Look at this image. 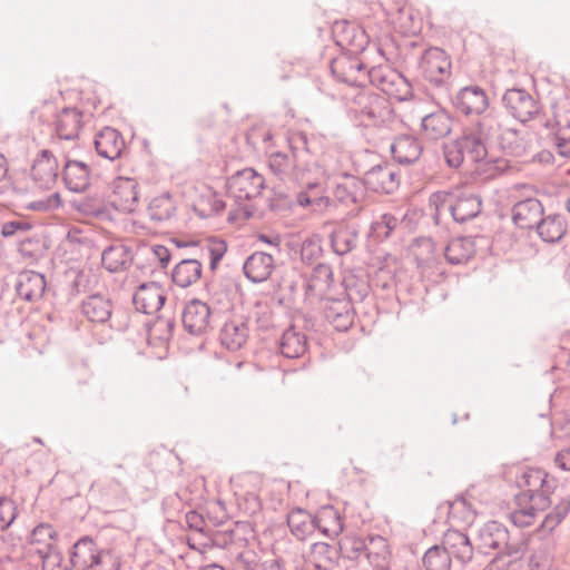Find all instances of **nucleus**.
<instances>
[{
    "instance_id": "obj_1",
    "label": "nucleus",
    "mask_w": 570,
    "mask_h": 570,
    "mask_svg": "<svg viewBox=\"0 0 570 570\" xmlns=\"http://www.w3.org/2000/svg\"><path fill=\"white\" fill-rule=\"evenodd\" d=\"M330 69L337 81L348 86L372 85L400 102L414 98L411 81L387 63L368 67L360 56L341 52L332 59Z\"/></svg>"
},
{
    "instance_id": "obj_2",
    "label": "nucleus",
    "mask_w": 570,
    "mask_h": 570,
    "mask_svg": "<svg viewBox=\"0 0 570 570\" xmlns=\"http://www.w3.org/2000/svg\"><path fill=\"white\" fill-rule=\"evenodd\" d=\"M403 59L409 68H414L431 86L443 88L448 85L452 63L443 49L425 48L417 41H410L403 47Z\"/></svg>"
},
{
    "instance_id": "obj_3",
    "label": "nucleus",
    "mask_w": 570,
    "mask_h": 570,
    "mask_svg": "<svg viewBox=\"0 0 570 570\" xmlns=\"http://www.w3.org/2000/svg\"><path fill=\"white\" fill-rule=\"evenodd\" d=\"M350 115L366 127L391 129L396 122V112L390 100L373 90L363 89L354 95L348 106Z\"/></svg>"
},
{
    "instance_id": "obj_4",
    "label": "nucleus",
    "mask_w": 570,
    "mask_h": 570,
    "mask_svg": "<svg viewBox=\"0 0 570 570\" xmlns=\"http://www.w3.org/2000/svg\"><path fill=\"white\" fill-rule=\"evenodd\" d=\"M429 206L434 210L436 222L444 212H449L454 222L464 224L482 212L480 195L469 191H435L429 198Z\"/></svg>"
},
{
    "instance_id": "obj_5",
    "label": "nucleus",
    "mask_w": 570,
    "mask_h": 570,
    "mask_svg": "<svg viewBox=\"0 0 570 570\" xmlns=\"http://www.w3.org/2000/svg\"><path fill=\"white\" fill-rule=\"evenodd\" d=\"M70 563L80 570H120L122 561L115 548H100L91 537L83 535L72 546Z\"/></svg>"
},
{
    "instance_id": "obj_6",
    "label": "nucleus",
    "mask_w": 570,
    "mask_h": 570,
    "mask_svg": "<svg viewBox=\"0 0 570 570\" xmlns=\"http://www.w3.org/2000/svg\"><path fill=\"white\" fill-rule=\"evenodd\" d=\"M249 527L245 522H234L224 529V532L214 534L216 548L227 550L230 558L235 559L243 570H254L257 564L256 554L248 549L246 533Z\"/></svg>"
},
{
    "instance_id": "obj_7",
    "label": "nucleus",
    "mask_w": 570,
    "mask_h": 570,
    "mask_svg": "<svg viewBox=\"0 0 570 570\" xmlns=\"http://www.w3.org/2000/svg\"><path fill=\"white\" fill-rule=\"evenodd\" d=\"M81 312L92 323L108 322L109 327L116 332L127 331L131 321L129 311L122 307L114 308L111 299L101 294L88 296L81 304Z\"/></svg>"
},
{
    "instance_id": "obj_8",
    "label": "nucleus",
    "mask_w": 570,
    "mask_h": 570,
    "mask_svg": "<svg viewBox=\"0 0 570 570\" xmlns=\"http://www.w3.org/2000/svg\"><path fill=\"white\" fill-rule=\"evenodd\" d=\"M523 485L527 490L515 495V502L522 505L523 502H535L538 508L547 509L553 503L551 495L558 485V480L550 476L541 469H531L522 474Z\"/></svg>"
},
{
    "instance_id": "obj_9",
    "label": "nucleus",
    "mask_w": 570,
    "mask_h": 570,
    "mask_svg": "<svg viewBox=\"0 0 570 570\" xmlns=\"http://www.w3.org/2000/svg\"><path fill=\"white\" fill-rule=\"evenodd\" d=\"M464 155L468 156L473 163H481L487 171H490V177H497L511 170L513 166L511 161L505 158H488V149L481 136L474 131L466 130L459 137Z\"/></svg>"
},
{
    "instance_id": "obj_10",
    "label": "nucleus",
    "mask_w": 570,
    "mask_h": 570,
    "mask_svg": "<svg viewBox=\"0 0 570 570\" xmlns=\"http://www.w3.org/2000/svg\"><path fill=\"white\" fill-rule=\"evenodd\" d=\"M264 187L265 178L253 168L237 170L226 180L227 194L236 202L256 198Z\"/></svg>"
},
{
    "instance_id": "obj_11",
    "label": "nucleus",
    "mask_w": 570,
    "mask_h": 570,
    "mask_svg": "<svg viewBox=\"0 0 570 570\" xmlns=\"http://www.w3.org/2000/svg\"><path fill=\"white\" fill-rule=\"evenodd\" d=\"M363 183L365 189L376 194L391 195L400 187L401 174L393 164L381 161L364 171Z\"/></svg>"
},
{
    "instance_id": "obj_12",
    "label": "nucleus",
    "mask_w": 570,
    "mask_h": 570,
    "mask_svg": "<svg viewBox=\"0 0 570 570\" xmlns=\"http://www.w3.org/2000/svg\"><path fill=\"white\" fill-rule=\"evenodd\" d=\"M502 104L507 111L522 124L534 119L541 111L540 102L522 88L507 89L502 96Z\"/></svg>"
},
{
    "instance_id": "obj_13",
    "label": "nucleus",
    "mask_w": 570,
    "mask_h": 570,
    "mask_svg": "<svg viewBox=\"0 0 570 570\" xmlns=\"http://www.w3.org/2000/svg\"><path fill=\"white\" fill-rule=\"evenodd\" d=\"M331 194L336 203L345 206L357 205L364 198L363 178L342 171L330 178Z\"/></svg>"
},
{
    "instance_id": "obj_14",
    "label": "nucleus",
    "mask_w": 570,
    "mask_h": 570,
    "mask_svg": "<svg viewBox=\"0 0 570 570\" xmlns=\"http://www.w3.org/2000/svg\"><path fill=\"white\" fill-rule=\"evenodd\" d=\"M335 42L343 49V52L360 56L370 43V37L365 30L347 21L335 22L333 27Z\"/></svg>"
},
{
    "instance_id": "obj_15",
    "label": "nucleus",
    "mask_w": 570,
    "mask_h": 570,
    "mask_svg": "<svg viewBox=\"0 0 570 570\" xmlns=\"http://www.w3.org/2000/svg\"><path fill=\"white\" fill-rule=\"evenodd\" d=\"M489 104L487 91L478 85L461 88L452 98L454 109L464 116H481Z\"/></svg>"
},
{
    "instance_id": "obj_16",
    "label": "nucleus",
    "mask_w": 570,
    "mask_h": 570,
    "mask_svg": "<svg viewBox=\"0 0 570 570\" xmlns=\"http://www.w3.org/2000/svg\"><path fill=\"white\" fill-rule=\"evenodd\" d=\"M213 313L210 307L203 301L194 298L186 303L181 322L186 332L199 336L212 327Z\"/></svg>"
},
{
    "instance_id": "obj_17",
    "label": "nucleus",
    "mask_w": 570,
    "mask_h": 570,
    "mask_svg": "<svg viewBox=\"0 0 570 570\" xmlns=\"http://www.w3.org/2000/svg\"><path fill=\"white\" fill-rule=\"evenodd\" d=\"M478 548L479 550L488 554L490 551H498L495 558H503L505 553V549L509 544V531L508 529L498 521H489L487 522L480 530L478 535Z\"/></svg>"
},
{
    "instance_id": "obj_18",
    "label": "nucleus",
    "mask_w": 570,
    "mask_h": 570,
    "mask_svg": "<svg viewBox=\"0 0 570 570\" xmlns=\"http://www.w3.org/2000/svg\"><path fill=\"white\" fill-rule=\"evenodd\" d=\"M138 186L135 178L117 177L112 181L110 204L117 210L132 213L139 199Z\"/></svg>"
},
{
    "instance_id": "obj_19",
    "label": "nucleus",
    "mask_w": 570,
    "mask_h": 570,
    "mask_svg": "<svg viewBox=\"0 0 570 570\" xmlns=\"http://www.w3.org/2000/svg\"><path fill=\"white\" fill-rule=\"evenodd\" d=\"M58 160L48 149L39 151L31 167V178L41 189H49L58 178Z\"/></svg>"
},
{
    "instance_id": "obj_20",
    "label": "nucleus",
    "mask_w": 570,
    "mask_h": 570,
    "mask_svg": "<svg viewBox=\"0 0 570 570\" xmlns=\"http://www.w3.org/2000/svg\"><path fill=\"white\" fill-rule=\"evenodd\" d=\"M165 302V292L156 282L141 284L132 296L135 309L144 314H151L160 311Z\"/></svg>"
},
{
    "instance_id": "obj_21",
    "label": "nucleus",
    "mask_w": 570,
    "mask_h": 570,
    "mask_svg": "<svg viewBox=\"0 0 570 570\" xmlns=\"http://www.w3.org/2000/svg\"><path fill=\"white\" fill-rule=\"evenodd\" d=\"M61 178L69 191L81 194L90 186L91 169L83 161L68 159L62 167Z\"/></svg>"
},
{
    "instance_id": "obj_22",
    "label": "nucleus",
    "mask_w": 570,
    "mask_h": 570,
    "mask_svg": "<svg viewBox=\"0 0 570 570\" xmlns=\"http://www.w3.org/2000/svg\"><path fill=\"white\" fill-rule=\"evenodd\" d=\"M543 214L541 202L532 197L517 202L511 209L512 220L521 229H534Z\"/></svg>"
},
{
    "instance_id": "obj_23",
    "label": "nucleus",
    "mask_w": 570,
    "mask_h": 570,
    "mask_svg": "<svg viewBox=\"0 0 570 570\" xmlns=\"http://www.w3.org/2000/svg\"><path fill=\"white\" fill-rule=\"evenodd\" d=\"M390 150L399 165L410 166L421 158L423 146L415 136L404 134L394 138Z\"/></svg>"
},
{
    "instance_id": "obj_24",
    "label": "nucleus",
    "mask_w": 570,
    "mask_h": 570,
    "mask_svg": "<svg viewBox=\"0 0 570 570\" xmlns=\"http://www.w3.org/2000/svg\"><path fill=\"white\" fill-rule=\"evenodd\" d=\"M68 204L71 210L83 217L105 218L109 215V203L98 191L75 197Z\"/></svg>"
},
{
    "instance_id": "obj_25",
    "label": "nucleus",
    "mask_w": 570,
    "mask_h": 570,
    "mask_svg": "<svg viewBox=\"0 0 570 570\" xmlns=\"http://www.w3.org/2000/svg\"><path fill=\"white\" fill-rule=\"evenodd\" d=\"M326 321L338 332H346L354 324L355 309L348 299H332L325 306Z\"/></svg>"
},
{
    "instance_id": "obj_26",
    "label": "nucleus",
    "mask_w": 570,
    "mask_h": 570,
    "mask_svg": "<svg viewBox=\"0 0 570 570\" xmlns=\"http://www.w3.org/2000/svg\"><path fill=\"white\" fill-rule=\"evenodd\" d=\"M94 144L97 154L108 160L119 158L125 149V139L121 132L112 127H104L98 131Z\"/></svg>"
},
{
    "instance_id": "obj_27",
    "label": "nucleus",
    "mask_w": 570,
    "mask_h": 570,
    "mask_svg": "<svg viewBox=\"0 0 570 570\" xmlns=\"http://www.w3.org/2000/svg\"><path fill=\"white\" fill-rule=\"evenodd\" d=\"M46 286L45 276L33 271L19 273L14 284L17 295L27 302L40 299L46 291Z\"/></svg>"
},
{
    "instance_id": "obj_28",
    "label": "nucleus",
    "mask_w": 570,
    "mask_h": 570,
    "mask_svg": "<svg viewBox=\"0 0 570 570\" xmlns=\"http://www.w3.org/2000/svg\"><path fill=\"white\" fill-rule=\"evenodd\" d=\"M134 262V253L130 246L115 243L102 250L101 264L109 273L127 271Z\"/></svg>"
},
{
    "instance_id": "obj_29",
    "label": "nucleus",
    "mask_w": 570,
    "mask_h": 570,
    "mask_svg": "<svg viewBox=\"0 0 570 570\" xmlns=\"http://www.w3.org/2000/svg\"><path fill=\"white\" fill-rule=\"evenodd\" d=\"M358 227L356 225L340 223L336 224L330 234L332 250L343 256L356 248L358 243Z\"/></svg>"
},
{
    "instance_id": "obj_30",
    "label": "nucleus",
    "mask_w": 570,
    "mask_h": 570,
    "mask_svg": "<svg viewBox=\"0 0 570 570\" xmlns=\"http://www.w3.org/2000/svg\"><path fill=\"white\" fill-rule=\"evenodd\" d=\"M175 325L176 321L170 312H164L146 323L148 344L155 346L167 344L173 338Z\"/></svg>"
},
{
    "instance_id": "obj_31",
    "label": "nucleus",
    "mask_w": 570,
    "mask_h": 570,
    "mask_svg": "<svg viewBox=\"0 0 570 570\" xmlns=\"http://www.w3.org/2000/svg\"><path fill=\"white\" fill-rule=\"evenodd\" d=\"M452 130V118L445 110L431 112L422 118L421 132L428 140H439Z\"/></svg>"
},
{
    "instance_id": "obj_32",
    "label": "nucleus",
    "mask_w": 570,
    "mask_h": 570,
    "mask_svg": "<svg viewBox=\"0 0 570 570\" xmlns=\"http://www.w3.org/2000/svg\"><path fill=\"white\" fill-rule=\"evenodd\" d=\"M534 229L542 242L559 243L567 234V218L558 213L543 214Z\"/></svg>"
},
{
    "instance_id": "obj_33",
    "label": "nucleus",
    "mask_w": 570,
    "mask_h": 570,
    "mask_svg": "<svg viewBox=\"0 0 570 570\" xmlns=\"http://www.w3.org/2000/svg\"><path fill=\"white\" fill-rule=\"evenodd\" d=\"M274 267V257L265 252H254L243 265L244 274L252 283L266 281Z\"/></svg>"
},
{
    "instance_id": "obj_34",
    "label": "nucleus",
    "mask_w": 570,
    "mask_h": 570,
    "mask_svg": "<svg viewBox=\"0 0 570 570\" xmlns=\"http://www.w3.org/2000/svg\"><path fill=\"white\" fill-rule=\"evenodd\" d=\"M334 283L331 265L318 263L314 266L305 284V295L308 297H323L330 292Z\"/></svg>"
},
{
    "instance_id": "obj_35",
    "label": "nucleus",
    "mask_w": 570,
    "mask_h": 570,
    "mask_svg": "<svg viewBox=\"0 0 570 570\" xmlns=\"http://www.w3.org/2000/svg\"><path fill=\"white\" fill-rule=\"evenodd\" d=\"M81 110L75 107H66L56 117V132L60 139L72 140L78 137L82 128Z\"/></svg>"
},
{
    "instance_id": "obj_36",
    "label": "nucleus",
    "mask_w": 570,
    "mask_h": 570,
    "mask_svg": "<svg viewBox=\"0 0 570 570\" xmlns=\"http://www.w3.org/2000/svg\"><path fill=\"white\" fill-rule=\"evenodd\" d=\"M442 543L449 556L455 558L461 564H466L473 559L474 548L465 533L450 530L445 533Z\"/></svg>"
},
{
    "instance_id": "obj_37",
    "label": "nucleus",
    "mask_w": 570,
    "mask_h": 570,
    "mask_svg": "<svg viewBox=\"0 0 570 570\" xmlns=\"http://www.w3.org/2000/svg\"><path fill=\"white\" fill-rule=\"evenodd\" d=\"M343 528L341 513L333 505L321 507L314 514V531L325 537L335 538L342 533Z\"/></svg>"
},
{
    "instance_id": "obj_38",
    "label": "nucleus",
    "mask_w": 570,
    "mask_h": 570,
    "mask_svg": "<svg viewBox=\"0 0 570 570\" xmlns=\"http://www.w3.org/2000/svg\"><path fill=\"white\" fill-rule=\"evenodd\" d=\"M475 253V242L470 236L452 238L443 249L444 257L451 265L466 264Z\"/></svg>"
},
{
    "instance_id": "obj_39",
    "label": "nucleus",
    "mask_w": 570,
    "mask_h": 570,
    "mask_svg": "<svg viewBox=\"0 0 570 570\" xmlns=\"http://www.w3.org/2000/svg\"><path fill=\"white\" fill-rule=\"evenodd\" d=\"M323 188L320 183H308L306 190L297 194V203L302 207H312L314 212H331L336 208L334 197L321 195Z\"/></svg>"
},
{
    "instance_id": "obj_40",
    "label": "nucleus",
    "mask_w": 570,
    "mask_h": 570,
    "mask_svg": "<svg viewBox=\"0 0 570 570\" xmlns=\"http://www.w3.org/2000/svg\"><path fill=\"white\" fill-rule=\"evenodd\" d=\"M191 246L196 250L194 258H198L200 263L202 261L208 259L209 269L212 272L217 269L219 262L227 252L226 242L217 237H209L203 242L191 243Z\"/></svg>"
},
{
    "instance_id": "obj_41",
    "label": "nucleus",
    "mask_w": 570,
    "mask_h": 570,
    "mask_svg": "<svg viewBox=\"0 0 570 570\" xmlns=\"http://www.w3.org/2000/svg\"><path fill=\"white\" fill-rule=\"evenodd\" d=\"M248 332V326L244 321H228L219 331V342L228 351H238L246 344Z\"/></svg>"
},
{
    "instance_id": "obj_42",
    "label": "nucleus",
    "mask_w": 570,
    "mask_h": 570,
    "mask_svg": "<svg viewBox=\"0 0 570 570\" xmlns=\"http://www.w3.org/2000/svg\"><path fill=\"white\" fill-rule=\"evenodd\" d=\"M307 337L296 325L286 328L279 338V351L287 358H299L307 351Z\"/></svg>"
},
{
    "instance_id": "obj_43",
    "label": "nucleus",
    "mask_w": 570,
    "mask_h": 570,
    "mask_svg": "<svg viewBox=\"0 0 570 570\" xmlns=\"http://www.w3.org/2000/svg\"><path fill=\"white\" fill-rule=\"evenodd\" d=\"M364 562L372 566L374 570H392L391 551L386 539L381 535L368 537Z\"/></svg>"
},
{
    "instance_id": "obj_44",
    "label": "nucleus",
    "mask_w": 570,
    "mask_h": 570,
    "mask_svg": "<svg viewBox=\"0 0 570 570\" xmlns=\"http://www.w3.org/2000/svg\"><path fill=\"white\" fill-rule=\"evenodd\" d=\"M202 272L203 264L198 258H183L175 265L171 272V279L177 286L186 288L202 277Z\"/></svg>"
},
{
    "instance_id": "obj_45",
    "label": "nucleus",
    "mask_w": 570,
    "mask_h": 570,
    "mask_svg": "<svg viewBox=\"0 0 570 570\" xmlns=\"http://www.w3.org/2000/svg\"><path fill=\"white\" fill-rule=\"evenodd\" d=\"M411 253L416 263V267L424 272L432 268L436 263L435 243L431 237H417L411 245Z\"/></svg>"
},
{
    "instance_id": "obj_46",
    "label": "nucleus",
    "mask_w": 570,
    "mask_h": 570,
    "mask_svg": "<svg viewBox=\"0 0 570 570\" xmlns=\"http://www.w3.org/2000/svg\"><path fill=\"white\" fill-rule=\"evenodd\" d=\"M185 521L188 530L203 538V542H200V544L204 547H216L213 540L214 534L224 532V529L214 530L208 519L195 510H189L186 512Z\"/></svg>"
},
{
    "instance_id": "obj_47",
    "label": "nucleus",
    "mask_w": 570,
    "mask_h": 570,
    "mask_svg": "<svg viewBox=\"0 0 570 570\" xmlns=\"http://www.w3.org/2000/svg\"><path fill=\"white\" fill-rule=\"evenodd\" d=\"M176 203L169 193L155 196L148 204L147 214L150 220L163 223L171 219L176 214Z\"/></svg>"
},
{
    "instance_id": "obj_48",
    "label": "nucleus",
    "mask_w": 570,
    "mask_h": 570,
    "mask_svg": "<svg viewBox=\"0 0 570 570\" xmlns=\"http://www.w3.org/2000/svg\"><path fill=\"white\" fill-rule=\"evenodd\" d=\"M287 525L297 540L303 541L314 533V515L296 508L287 514Z\"/></svg>"
},
{
    "instance_id": "obj_49",
    "label": "nucleus",
    "mask_w": 570,
    "mask_h": 570,
    "mask_svg": "<svg viewBox=\"0 0 570 570\" xmlns=\"http://www.w3.org/2000/svg\"><path fill=\"white\" fill-rule=\"evenodd\" d=\"M367 548L368 541L357 535H345L340 540L341 557L358 566L364 563Z\"/></svg>"
},
{
    "instance_id": "obj_50",
    "label": "nucleus",
    "mask_w": 570,
    "mask_h": 570,
    "mask_svg": "<svg viewBox=\"0 0 570 570\" xmlns=\"http://www.w3.org/2000/svg\"><path fill=\"white\" fill-rule=\"evenodd\" d=\"M287 141L296 165H308L314 150L307 135L303 131H294L289 134Z\"/></svg>"
},
{
    "instance_id": "obj_51",
    "label": "nucleus",
    "mask_w": 570,
    "mask_h": 570,
    "mask_svg": "<svg viewBox=\"0 0 570 570\" xmlns=\"http://www.w3.org/2000/svg\"><path fill=\"white\" fill-rule=\"evenodd\" d=\"M311 554L317 569L330 570L341 557L340 544L336 547L326 542H315L312 544Z\"/></svg>"
},
{
    "instance_id": "obj_52",
    "label": "nucleus",
    "mask_w": 570,
    "mask_h": 570,
    "mask_svg": "<svg viewBox=\"0 0 570 570\" xmlns=\"http://www.w3.org/2000/svg\"><path fill=\"white\" fill-rule=\"evenodd\" d=\"M552 510L544 517L541 528L547 532H552L570 512V494L556 495Z\"/></svg>"
},
{
    "instance_id": "obj_53",
    "label": "nucleus",
    "mask_w": 570,
    "mask_h": 570,
    "mask_svg": "<svg viewBox=\"0 0 570 570\" xmlns=\"http://www.w3.org/2000/svg\"><path fill=\"white\" fill-rule=\"evenodd\" d=\"M500 149L509 156L524 158L528 156L527 142L515 129H507L499 137Z\"/></svg>"
},
{
    "instance_id": "obj_54",
    "label": "nucleus",
    "mask_w": 570,
    "mask_h": 570,
    "mask_svg": "<svg viewBox=\"0 0 570 570\" xmlns=\"http://www.w3.org/2000/svg\"><path fill=\"white\" fill-rule=\"evenodd\" d=\"M422 564L425 570H451L452 559L443 543L435 544L424 552Z\"/></svg>"
},
{
    "instance_id": "obj_55",
    "label": "nucleus",
    "mask_w": 570,
    "mask_h": 570,
    "mask_svg": "<svg viewBox=\"0 0 570 570\" xmlns=\"http://www.w3.org/2000/svg\"><path fill=\"white\" fill-rule=\"evenodd\" d=\"M399 224L400 220L396 216L391 213H384L376 220L372 222L368 236L374 242H383L392 235Z\"/></svg>"
},
{
    "instance_id": "obj_56",
    "label": "nucleus",
    "mask_w": 570,
    "mask_h": 570,
    "mask_svg": "<svg viewBox=\"0 0 570 570\" xmlns=\"http://www.w3.org/2000/svg\"><path fill=\"white\" fill-rule=\"evenodd\" d=\"M190 499L187 497V489L175 492L164 498L161 509L168 522L177 521V518L184 511L185 504Z\"/></svg>"
},
{
    "instance_id": "obj_57",
    "label": "nucleus",
    "mask_w": 570,
    "mask_h": 570,
    "mask_svg": "<svg viewBox=\"0 0 570 570\" xmlns=\"http://www.w3.org/2000/svg\"><path fill=\"white\" fill-rule=\"evenodd\" d=\"M46 249L45 242L38 235L24 237L19 240L18 245L19 254L30 262H36L41 258Z\"/></svg>"
},
{
    "instance_id": "obj_58",
    "label": "nucleus",
    "mask_w": 570,
    "mask_h": 570,
    "mask_svg": "<svg viewBox=\"0 0 570 570\" xmlns=\"http://www.w3.org/2000/svg\"><path fill=\"white\" fill-rule=\"evenodd\" d=\"M37 553L41 559L43 570H72L75 568L70 561L63 562V556L56 547L37 549Z\"/></svg>"
},
{
    "instance_id": "obj_59",
    "label": "nucleus",
    "mask_w": 570,
    "mask_h": 570,
    "mask_svg": "<svg viewBox=\"0 0 570 570\" xmlns=\"http://www.w3.org/2000/svg\"><path fill=\"white\" fill-rule=\"evenodd\" d=\"M345 292L351 303L363 302L370 294V284L366 279L358 278L355 275L344 278Z\"/></svg>"
},
{
    "instance_id": "obj_60",
    "label": "nucleus",
    "mask_w": 570,
    "mask_h": 570,
    "mask_svg": "<svg viewBox=\"0 0 570 570\" xmlns=\"http://www.w3.org/2000/svg\"><path fill=\"white\" fill-rule=\"evenodd\" d=\"M483 139L495 136L501 130V122L494 112L482 114L479 116L474 127L471 129Z\"/></svg>"
},
{
    "instance_id": "obj_61",
    "label": "nucleus",
    "mask_w": 570,
    "mask_h": 570,
    "mask_svg": "<svg viewBox=\"0 0 570 570\" xmlns=\"http://www.w3.org/2000/svg\"><path fill=\"white\" fill-rule=\"evenodd\" d=\"M518 505V509L511 512V521L519 528H525L533 524L535 515L539 511L544 509L538 508L535 502L527 501L522 505Z\"/></svg>"
},
{
    "instance_id": "obj_62",
    "label": "nucleus",
    "mask_w": 570,
    "mask_h": 570,
    "mask_svg": "<svg viewBox=\"0 0 570 570\" xmlns=\"http://www.w3.org/2000/svg\"><path fill=\"white\" fill-rule=\"evenodd\" d=\"M443 156L450 168L456 169L462 166L465 155L459 137L443 144Z\"/></svg>"
},
{
    "instance_id": "obj_63",
    "label": "nucleus",
    "mask_w": 570,
    "mask_h": 570,
    "mask_svg": "<svg viewBox=\"0 0 570 570\" xmlns=\"http://www.w3.org/2000/svg\"><path fill=\"white\" fill-rule=\"evenodd\" d=\"M56 538L57 532L52 525L48 523H40L32 530L30 535V543L41 544L39 549H48L49 547H55L53 541Z\"/></svg>"
},
{
    "instance_id": "obj_64",
    "label": "nucleus",
    "mask_w": 570,
    "mask_h": 570,
    "mask_svg": "<svg viewBox=\"0 0 570 570\" xmlns=\"http://www.w3.org/2000/svg\"><path fill=\"white\" fill-rule=\"evenodd\" d=\"M323 254L322 242L317 237L306 238L301 246V259L303 263L312 265Z\"/></svg>"
}]
</instances>
